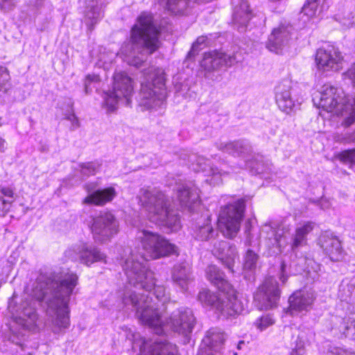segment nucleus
Instances as JSON below:
<instances>
[{"label":"nucleus","mask_w":355,"mask_h":355,"mask_svg":"<svg viewBox=\"0 0 355 355\" xmlns=\"http://www.w3.org/2000/svg\"><path fill=\"white\" fill-rule=\"evenodd\" d=\"M280 293L277 281L272 277L266 278L254 295L257 306L260 310L275 307L279 300Z\"/></svg>","instance_id":"obj_15"},{"label":"nucleus","mask_w":355,"mask_h":355,"mask_svg":"<svg viewBox=\"0 0 355 355\" xmlns=\"http://www.w3.org/2000/svg\"><path fill=\"white\" fill-rule=\"evenodd\" d=\"M66 255L72 259H78L81 263L87 266L98 261L105 262L106 258L99 249L86 243L75 245L66 251Z\"/></svg>","instance_id":"obj_17"},{"label":"nucleus","mask_w":355,"mask_h":355,"mask_svg":"<svg viewBox=\"0 0 355 355\" xmlns=\"http://www.w3.org/2000/svg\"><path fill=\"white\" fill-rule=\"evenodd\" d=\"M86 187H87V191H89L90 189L88 188V185H87Z\"/></svg>","instance_id":"obj_59"},{"label":"nucleus","mask_w":355,"mask_h":355,"mask_svg":"<svg viewBox=\"0 0 355 355\" xmlns=\"http://www.w3.org/2000/svg\"><path fill=\"white\" fill-rule=\"evenodd\" d=\"M318 8V4L315 2H309L306 1V3L304 5L302 12L309 17V18H312L316 15Z\"/></svg>","instance_id":"obj_40"},{"label":"nucleus","mask_w":355,"mask_h":355,"mask_svg":"<svg viewBox=\"0 0 355 355\" xmlns=\"http://www.w3.org/2000/svg\"><path fill=\"white\" fill-rule=\"evenodd\" d=\"M11 202L6 200H2V211L4 212V214H6L9 211V207H7V205H10Z\"/></svg>","instance_id":"obj_49"},{"label":"nucleus","mask_w":355,"mask_h":355,"mask_svg":"<svg viewBox=\"0 0 355 355\" xmlns=\"http://www.w3.org/2000/svg\"><path fill=\"white\" fill-rule=\"evenodd\" d=\"M345 76L352 81L354 86L355 87V64L352 65L347 70L345 73Z\"/></svg>","instance_id":"obj_47"},{"label":"nucleus","mask_w":355,"mask_h":355,"mask_svg":"<svg viewBox=\"0 0 355 355\" xmlns=\"http://www.w3.org/2000/svg\"><path fill=\"white\" fill-rule=\"evenodd\" d=\"M214 255L232 272L237 257V251L234 245L228 241H221L214 244Z\"/></svg>","instance_id":"obj_25"},{"label":"nucleus","mask_w":355,"mask_h":355,"mask_svg":"<svg viewBox=\"0 0 355 355\" xmlns=\"http://www.w3.org/2000/svg\"><path fill=\"white\" fill-rule=\"evenodd\" d=\"M192 162V169L197 171H202L206 173L205 176L207 177L206 182L210 184L216 185L221 182L223 175L231 173L230 171L223 168H218L211 166L208 161L202 156L193 157L190 159Z\"/></svg>","instance_id":"obj_18"},{"label":"nucleus","mask_w":355,"mask_h":355,"mask_svg":"<svg viewBox=\"0 0 355 355\" xmlns=\"http://www.w3.org/2000/svg\"><path fill=\"white\" fill-rule=\"evenodd\" d=\"M198 300L205 306H211L214 307L218 312L226 318L234 317L236 315H229L226 311L219 309V304L222 305L221 301L225 300L224 308H230L232 306V302H230V296L227 293H223L220 296L211 293L209 290L203 289L199 292L198 295Z\"/></svg>","instance_id":"obj_21"},{"label":"nucleus","mask_w":355,"mask_h":355,"mask_svg":"<svg viewBox=\"0 0 355 355\" xmlns=\"http://www.w3.org/2000/svg\"><path fill=\"white\" fill-rule=\"evenodd\" d=\"M100 81V78L98 75L96 74H88L85 77L84 85H85V94H89L92 89L90 88V85L93 83H97Z\"/></svg>","instance_id":"obj_43"},{"label":"nucleus","mask_w":355,"mask_h":355,"mask_svg":"<svg viewBox=\"0 0 355 355\" xmlns=\"http://www.w3.org/2000/svg\"><path fill=\"white\" fill-rule=\"evenodd\" d=\"M138 199L151 222L171 232L180 228V216L171 208L169 198L162 191L157 188H141Z\"/></svg>","instance_id":"obj_5"},{"label":"nucleus","mask_w":355,"mask_h":355,"mask_svg":"<svg viewBox=\"0 0 355 355\" xmlns=\"http://www.w3.org/2000/svg\"><path fill=\"white\" fill-rule=\"evenodd\" d=\"M245 202L240 199L222 207L218 217V227L227 238H234L240 230L245 211Z\"/></svg>","instance_id":"obj_10"},{"label":"nucleus","mask_w":355,"mask_h":355,"mask_svg":"<svg viewBox=\"0 0 355 355\" xmlns=\"http://www.w3.org/2000/svg\"><path fill=\"white\" fill-rule=\"evenodd\" d=\"M313 101H314V103H316V97H315V98H313Z\"/></svg>","instance_id":"obj_58"},{"label":"nucleus","mask_w":355,"mask_h":355,"mask_svg":"<svg viewBox=\"0 0 355 355\" xmlns=\"http://www.w3.org/2000/svg\"><path fill=\"white\" fill-rule=\"evenodd\" d=\"M211 0H165L166 8L171 12L178 15L183 13L188 7L195 3H201Z\"/></svg>","instance_id":"obj_33"},{"label":"nucleus","mask_w":355,"mask_h":355,"mask_svg":"<svg viewBox=\"0 0 355 355\" xmlns=\"http://www.w3.org/2000/svg\"><path fill=\"white\" fill-rule=\"evenodd\" d=\"M256 171H257V173H260V171H259V168H256Z\"/></svg>","instance_id":"obj_57"},{"label":"nucleus","mask_w":355,"mask_h":355,"mask_svg":"<svg viewBox=\"0 0 355 355\" xmlns=\"http://www.w3.org/2000/svg\"><path fill=\"white\" fill-rule=\"evenodd\" d=\"M146 259L141 257V260L135 259L133 256L125 260L123 265L124 272L127 277L128 284L133 286L135 288H141L146 291H150L155 288L153 295L155 297L157 302L154 301L152 297L144 295L137 294L136 291H132L125 286V289L120 291V297L123 305L126 307H131L136 311V316L137 317V309L139 307L133 304L125 303L124 298L128 293H132L139 301L148 300L152 302L151 304H155L154 308H157L156 311L159 312V304L164 305L168 300V297L166 295L165 288L163 286L155 285V275L153 271L148 270L146 265L144 264Z\"/></svg>","instance_id":"obj_3"},{"label":"nucleus","mask_w":355,"mask_h":355,"mask_svg":"<svg viewBox=\"0 0 355 355\" xmlns=\"http://www.w3.org/2000/svg\"><path fill=\"white\" fill-rule=\"evenodd\" d=\"M313 334L311 331H301L295 342V347L299 349L300 353H306V349L310 345Z\"/></svg>","instance_id":"obj_35"},{"label":"nucleus","mask_w":355,"mask_h":355,"mask_svg":"<svg viewBox=\"0 0 355 355\" xmlns=\"http://www.w3.org/2000/svg\"><path fill=\"white\" fill-rule=\"evenodd\" d=\"M103 0H87L85 11V21L90 30L103 17Z\"/></svg>","instance_id":"obj_27"},{"label":"nucleus","mask_w":355,"mask_h":355,"mask_svg":"<svg viewBox=\"0 0 355 355\" xmlns=\"http://www.w3.org/2000/svg\"><path fill=\"white\" fill-rule=\"evenodd\" d=\"M292 83L290 80H284L275 88V99L279 108L290 113L295 106V100L293 96Z\"/></svg>","instance_id":"obj_20"},{"label":"nucleus","mask_w":355,"mask_h":355,"mask_svg":"<svg viewBox=\"0 0 355 355\" xmlns=\"http://www.w3.org/2000/svg\"><path fill=\"white\" fill-rule=\"evenodd\" d=\"M275 244L279 248L283 247L285 244V241L283 239V232L277 231L275 234Z\"/></svg>","instance_id":"obj_45"},{"label":"nucleus","mask_w":355,"mask_h":355,"mask_svg":"<svg viewBox=\"0 0 355 355\" xmlns=\"http://www.w3.org/2000/svg\"><path fill=\"white\" fill-rule=\"evenodd\" d=\"M10 80L8 69L0 65V91H6Z\"/></svg>","instance_id":"obj_38"},{"label":"nucleus","mask_w":355,"mask_h":355,"mask_svg":"<svg viewBox=\"0 0 355 355\" xmlns=\"http://www.w3.org/2000/svg\"><path fill=\"white\" fill-rule=\"evenodd\" d=\"M172 279L177 285L186 290L192 280L189 264L184 262L175 265L172 271Z\"/></svg>","instance_id":"obj_28"},{"label":"nucleus","mask_w":355,"mask_h":355,"mask_svg":"<svg viewBox=\"0 0 355 355\" xmlns=\"http://www.w3.org/2000/svg\"><path fill=\"white\" fill-rule=\"evenodd\" d=\"M144 74V80L141 83L139 92V106L144 110L161 107L167 96L164 70L150 67L145 70Z\"/></svg>","instance_id":"obj_7"},{"label":"nucleus","mask_w":355,"mask_h":355,"mask_svg":"<svg viewBox=\"0 0 355 355\" xmlns=\"http://www.w3.org/2000/svg\"><path fill=\"white\" fill-rule=\"evenodd\" d=\"M333 330L355 341V319L351 316L336 317Z\"/></svg>","instance_id":"obj_31"},{"label":"nucleus","mask_w":355,"mask_h":355,"mask_svg":"<svg viewBox=\"0 0 355 355\" xmlns=\"http://www.w3.org/2000/svg\"><path fill=\"white\" fill-rule=\"evenodd\" d=\"M216 147L218 150L233 156H241L248 153L251 150L250 146L242 140L220 142L216 144Z\"/></svg>","instance_id":"obj_32"},{"label":"nucleus","mask_w":355,"mask_h":355,"mask_svg":"<svg viewBox=\"0 0 355 355\" xmlns=\"http://www.w3.org/2000/svg\"><path fill=\"white\" fill-rule=\"evenodd\" d=\"M4 150V141L0 137V151Z\"/></svg>","instance_id":"obj_54"},{"label":"nucleus","mask_w":355,"mask_h":355,"mask_svg":"<svg viewBox=\"0 0 355 355\" xmlns=\"http://www.w3.org/2000/svg\"><path fill=\"white\" fill-rule=\"evenodd\" d=\"M207 37L206 36H200L197 38L196 41L193 44L190 51L188 53L189 57H193L202 48V45H205Z\"/></svg>","instance_id":"obj_39"},{"label":"nucleus","mask_w":355,"mask_h":355,"mask_svg":"<svg viewBox=\"0 0 355 355\" xmlns=\"http://www.w3.org/2000/svg\"><path fill=\"white\" fill-rule=\"evenodd\" d=\"M304 352H299V349L296 347H293L292 350L289 352L288 355H304Z\"/></svg>","instance_id":"obj_50"},{"label":"nucleus","mask_w":355,"mask_h":355,"mask_svg":"<svg viewBox=\"0 0 355 355\" xmlns=\"http://www.w3.org/2000/svg\"><path fill=\"white\" fill-rule=\"evenodd\" d=\"M125 303L137 306V318L139 321L153 329L155 334H162L164 328L173 330L187 337L193 331L196 319L192 311L186 307H180L173 311L171 316L165 321L161 319L160 312L156 311L155 304L147 300L139 301L132 293L126 294Z\"/></svg>","instance_id":"obj_2"},{"label":"nucleus","mask_w":355,"mask_h":355,"mask_svg":"<svg viewBox=\"0 0 355 355\" xmlns=\"http://www.w3.org/2000/svg\"><path fill=\"white\" fill-rule=\"evenodd\" d=\"M338 355H355L354 353L340 349L338 352Z\"/></svg>","instance_id":"obj_52"},{"label":"nucleus","mask_w":355,"mask_h":355,"mask_svg":"<svg viewBox=\"0 0 355 355\" xmlns=\"http://www.w3.org/2000/svg\"><path fill=\"white\" fill-rule=\"evenodd\" d=\"M15 2L14 0H0V10L8 12L14 9Z\"/></svg>","instance_id":"obj_44"},{"label":"nucleus","mask_w":355,"mask_h":355,"mask_svg":"<svg viewBox=\"0 0 355 355\" xmlns=\"http://www.w3.org/2000/svg\"><path fill=\"white\" fill-rule=\"evenodd\" d=\"M116 196V192L113 187L96 190L89 194L83 200V203L93 204L95 205H103L112 201Z\"/></svg>","instance_id":"obj_29"},{"label":"nucleus","mask_w":355,"mask_h":355,"mask_svg":"<svg viewBox=\"0 0 355 355\" xmlns=\"http://www.w3.org/2000/svg\"><path fill=\"white\" fill-rule=\"evenodd\" d=\"M34 314V311H32L31 313H28V315L31 316V315H33Z\"/></svg>","instance_id":"obj_56"},{"label":"nucleus","mask_w":355,"mask_h":355,"mask_svg":"<svg viewBox=\"0 0 355 355\" xmlns=\"http://www.w3.org/2000/svg\"><path fill=\"white\" fill-rule=\"evenodd\" d=\"M291 38L290 28L285 26H280L274 28L269 35L267 48L270 51L279 53L288 45Z\"/></svg>","instance_id":"obj_24"},{"label":"nucleus","mask_w":355,"mask_h":355,"mask_svg":"<svg viewBox=\"0 0 355 355\" xmlns=\"http://www.w3.org/2000/svg\"><path fill=\"white\" fill-rule=\"evenodd\" d=\"M318 106L327 112L341 116L342 125L345 127L355 122V96L346 95L340 88L324 85L319 92Z\"/></svg>","instance_id":"obj_6"},{"label":"nucleus","mask_w":355,"mask_h":355,"mask_svg":"<svg viewBox=\"0 0 355 355\" xmlns=\"http://www.w3.org/2000/svg\"><path fill=\"white\" fill-rule=\"evenodd\" d=\"M237 62L235 55H230L222 51H213L205 53L200 62L206 78L216 80L214 72L223 67H230Z\"/></svg>","instance_id":"obj_13"},{"label":"nucleus","mask_w":355,"mask_h":355,"mask_svg":"<svg viewBox=\"0 0 355 355\" xmlns=\"http://www.w3.org/2000/svg\"><path fill=\"white\" fill-rule=\"evenodd\" d=\"M245 345V342L243 340H241L239 342L238 345H237V349H241L243 348V346H244Z\"/></svg>","instance_id":"obj_53"},{"label":"nucleus","mask_w":355,"mask_h":355,"mask_svg":"<svg viewBox=\"0 0 355 355\" xmlns=\"http://www.w3.org/2000/svg\"><path fill=\"white\" fill-rule=\"evenodd\" d=\"M66 119L71 123V125L73 128H77L80 126L78 119L74 113L69 114L66 116Z\"/></svg>","instance_id":"obj_46"},{"label":"nucleus","mask_w":355,"mask_h":355,"mask_svg":"<svg viewBox=\"0 0 355 355\" xmlns=\"http://www.w3.org/2000/svg\"><path fill=\"white\" fill-rule=\"evenodd\" d=\"M1 193L7 196V197H10L12 198L13 196V191L11 189L8 188V187H3L1 189Z\"/></svg>","instance_id":"obj_48"},{"label":"nucleus","mask_w":355,"mask_h":355,"mask_svg":"<svg viewBox=\"0 0 355 355\" xmlns=\"http://www.w3.org/2000/svg\"><path fill=\"white\" fill-rule=\"evenodd\" d=\"M133 93L132 79L123 71L115 72L113 76L112 90L105 93L104 105L108 112L115 110L119 102L128 105Z\"/></svg>","instance_id":"obj_9"},{"label":"nucleus","mask_w":355,"mask_h":355,"mask_svg":"<svg viewBox=\"0 0 355 355\" xmlns=\"http://www.w3.org/2000/svg\"><path fill=\"white\" fill-rule=\"evenodd\" d=\"M206 275L207 279L214 285L222 293H227L230 296V302H232V306L224 308L225 300L221 301L219 309L225 310L229 315H239L243 310L242 303L238 300L236 292L225 278L222 271L216 266L210 265L207 268Z\"/></svg>","instance_id":"obj_11"},{"label":"nucleus","mask_w":355,"mask_h":355,"mask_svg":"<svg viewBox=\"0 0 355 355\" xmlns=\"http://www.w3.org/2000/svg\"><path fill=\"white\" fill-rule=\"evenodd\" d=\"M338 157L343 163L355 165V148L341 152Z\"/></svg>","instance_id":"obj_37"},{"label":"nucleus","mask_w":355,"mask_h":355,"mask_svg":"<svg viewBox=\"0 0 355 355\" xmlns=\"http://www.w3.org/2000/svg\"><path fill=\"white\" fill-rule=\"evenodd\" d=\"M139 349V355H178L176 346L166 340H146L144 338L135 340L132 349Z\"/></svg>","instance_id":"obj_16"},{"label":"nucleus","mask_w":355,"mask_h":355,"mask_svg":"<svg viewBox=\"0 0 355 355\" xmlns=\"http://www.w3.org/2000/svg\"><path fill=\"white\" fill-rule=\"evenodd\" d=\"M315 296L312 291H297L289 297V311L293 315L311 309Z\"/></svg>","instance_id":"obj_23"},{"label":"nucleus","mask_w":355,"mask_h":355,"mask_svg":"<svg viewBox=\"0 0 355 355\" xmlns=\"http://www.w3.org/2000/svg\"><path fill=\"white\" fill-rule=\"evenodd\" d=\"M159 32L150 15L141 14L131 31V42L122 46L123 59L129 65L139 67L144 61V51L153 53L159 46Z\"/></svg>","instance_id":"obj_4"},{"label":"nucleus","mask_w":355,"mask_h":355,"mask_svg":"<svg viewBox=\"0 0 355 355\" xmlns=\"http://www.w3.org/2000/svg\"><path fill=\"white\" fill-rule=\"evenodd\" d=\"M78 276L73 272L61 274L54 279L37 278L32 295L46 306V326L55 334H62L70 326V297L78 284Z\"/></svg>","instance_id":"obj_1"},{"label":"nucleus","mask_w":355,"mask_h":355,"mask_svg":"<svg viewBox=\"0 0 355 355\" xmlns=\"http://www.w3.org/2000/svg\"><path fill=\"white\" fill-rule=\"evenodd\" d=\"M213 236L214 229L211 224L210 218L207 216L202 223H198L195 230V237L200 241H207Z\"/></svg>","instance_id":"obj_34"},{"label":"nucleus","mask_w":355,"mask_h":355,"mask_svg":"<svg viewBox=\"0 0 355 355\" xmlns=\"http://www.w3.org/2000/svg\"><path fill=\"white\" fill-rule=\"evenodd\" d=\"M137 239L140 241L144 250L146 253L147 257L144 255L138 257L132 254L126 260L130 259L132 256L141 260V257L148 260V257L153 259H159L162 257L168 256L175 252V246L171 243L167 239L156 232L149 230L144 229L138 232Z\"/></svg>","instance_id":"obj_8"},{"label":"nucleus","mask_w":355,"mask_h":355,"mask_svg":"<svg viewBox=\"0 0 355 355\" xmlns=\"http://www.w3.org/2000/svg\"><path fill=\"white\" fill-rule=\"evenodd\" d=\"M319 243L324 252L332 261H341L344 259L345 252L338 237L329 233L322 234L319 239Z\"/></svg>","instance_id":"obj_19"},{"label":"nucleus","mask_w":355,"mask_h":355,"mask_svg":"<svg viewBox=\"0 0 355 355\" xmlns=\"http://www.w3.org/2000/svg\"><path fill=\"white\" fill-rule=\"evenodd\" d=\"M274 323V320L269 315H266L262 316L259 320L256 322L257 327L263 331L266 329L268 327L272 325Z\"/></svg>","instance_id":"obj_42"},{"label":"nucleus","mask_w":355,"mask_h":355,"mask_svg":"<svg viewBox=\"0 0 355 355\" xmlns=\"http://www.w3.org/2000/svg\"><path fill=\"white\" fill-rule=\"evenodd\" d=\"M89 227L94 240L99 242L109 240L119 231V223L110 212H103L92 217Z\"/></svg>","instance_id":"obj_12"},{"label":"nucleus","mask_w":355,"mask_h":355,"mask_svg":"<svg viewBox=\"0 0 355 355\" xmlns=\"http://www.w3.org/2000/svg\"><path fill=\"white\" fill-rule=\"evenodd\" d=\"M315 63L320 71L335 72L343 69L344 59L338 47L328 44L317 50Z\"/></svg>","instance_id":"obj_14"},{"label":"nucleus","mask_w":355,"mask_h":355,"mask_svg":"<svg viewBox=\"0 0 355 355\" xmlns=\"http://www.w3.org/2000/svg\"><path fill=\"white\" fill-rule=\"evenodd\" d=\"M80 172L84 176H89L91 175H94L96 173L97 166L96 164L93 162H88L85 164H82L80 165Z\"/></svg>","instance_id":"obj_41"},{"label":"nucleus","mask_w":355,"mask_h":355,"mask_svg":"<svg viewBox=\"0 0 355 355\" xmlns=\"http://www.w3.org/2000/svg\"><path fill=\"white\" fill-rule=\"evenodd\" d=\"M177 198L181 206L190 207L199 200L198 189L187 184L180 185L177 190Z\"/></svg>","instance_id":"obj_30"},{"label":"nucleus","mask_w":355,"mask_h":355,"mask_svg":"<svg viewBox=\"0 0 355 355\" xmlns=\"http://www.w3.org/2000/svg\"><path fill=\"white\" fill-rule=\"evenodd\" d=\"M232 19L238 31L243 32L252 18V12L247 0H232Z\"/></svg>","instance_id":"obj_22"},{"label":"nucleus","mask_w":355,"mask_h":355,"mask_svg":"<svg viewBox=\"0 0 355 355\" xmlns=\"http://www.w3.org/2000/svg\"><path fill=\"white\" fill-rule=\"evenodd\" d=\"M250 226V223H248V224L246 225V230H245V233L248 234V231H249V227Z\"/></svg>","instance_id":"obj_55"},{"label":"nucleus","mask_w":355,"mask_h":355,"mask_svg":"<svg viewBox=\"0 0 355 355\" xmlns=\"http://www.w3.org/2000/svg\"><path fill=\"white\" fill-rule=\"evenodd\" d=\"M281 270H282V275L280 277V279L282 282V283L284 284L286 282L287 278L284 276V270H285V265L284 263H282V265Z\"/></svg>","instance_id":"obj_51"},{"label":"nucleus","mask_w":355,"mask_h":355,"mask_svg":"<svg viewBox=\"0 0 355 355\" xmlns=\"http://www.w3.org/2000/svg\"><path fill=\"white\" fill-rule=\"evenodd\" d=\"M259 255L252 250H248L244 255L243 269L245 271H253L257 267Z\"/></svg>","instance_id":"obj_36"},{"label":"nucleus","mask_w":355,"mask_h":355,"mask_svg":"<svg viewBox=\"0 0 355 355\" xmlns=\"http://www.w3.org/2000/svg\"><path fill=\"white\" fill-rule=\"evenodd\" d=\"M315 223L312 221L300 223L296 227L291 241V248L293 252L307 244V236L313 231Z\"/></svg>","instance_id":"obj_26"}]
</instances>
